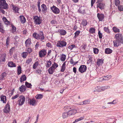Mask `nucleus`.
I'll return each mask as SVG.
<instances>
[{
    "label": "nucleus",
    "mask_w": 123,
    "mask_h": 123,
    "mask_svg": "<svg viewBox=\"0 0 123 123\" xmlns=\"http://www.w3.org/2000/svg\"><path fill=\"white\" fill-rule=\"evenodd\" d=\"M2 20L5 24L7 25H9L10 24V23L7 20L6 18L3 17L2 18Z\"/></svg>",
    "instance_id": "nucleus-17"
},
{
    "label": "nucleus",
    "mask_w": 123,
    "mask_h": 123,
    "mask_svg": "<svg viewBox=\"0 0 123 123\" xmlns=\"http://www.w3.org/2000/svg\"><path fill=\"white\" fill-rule=\"evenodd\" d=\"M17 74L18 75H19L22 72L21 67L19 66L17 68Z\"/></svg>",
    "instance_id": "nucleus-35"
},
{
    "label": "nucleus",
    "mask_w": 123,
    "mask_h": 123,
    "mask_svg": "<svg viewBox=\"0 0 123 123\" xmlns=\"http://www.w3.org/2000/svg\"><path fill=\"white\" fill-rule=\"evenodd\" d=\"M83 105H86L87 104H88L90 103V101L89 100H85L83 101Z\"/></svg>",
    "instance_id": "nucleus-54"
},
{
    "label": "nucleus",
    "mask_w": 123,
    "mask_h": 123,
    "mask_svg": "<svg viewBox=\"0 0 123 123\" xmlns=\"http://www.w3.org/2000/svg\"><path fill=\"white\" fill-rule=\"evenodd\" d=\"M26 87L25 86L22 85L20 87L19 90L20 92H23L26 91Z\"/></svg>",
    "instance_id": "nucleus-19"
},
{
    "label": "nucleus",
    "mask_w": 123,
    "mask_h": 123,
    "mask_svg": "<svg viewBox=\"0 0 123 123\" xmlns=\"http://www.w3.org/2000/svg\"><path fill=\"white\" fill-rule=\"evenodd\" d=\"M58 67V65L55 62H54V64L52 65L51 67L52 68L55 70Z\"/></svg>",
    "instance_id": "nucleus-40"
},
{
    "label": "nucleus",
    "mask_w": 123,
    "mask_h": 123,
    "mask_svg": "<svg viewBox=\"0 0 123 123\" xmlns=\"http://www.w3.org/2000/svg\"><path fill=\"white\" fill-rule=\"evenodd\" d=\"M21 55L23 58H25L28 55V53L27 52H23L21 54Z\"/></svg>",
    "instance_id": "nucleus-33"
},
{
    "label": "nucleus",
    "mask_w": 123,
    "mask_h": 123,
    "mask_svg": "<svg viewBox=\"0 0 123 123\" xmlns=\"http://www.w3.org/2000/svg\"><path fill=\"white\" fill-rule=\"evenodd\" d=\"M55 70L54 69L51 67L49 68L48 70V72L50 74H52L54 71Z\"/></svg>",
    "instance_id": "nucleus-30"
},
{
    "label": "nucleus",
    "mask_w": 123,
    "mask_h": 123,
    "mask_svg": "<svg viewBox=\"0 0 123 123\" xmlns=\"http://www.w3.org/2000/svg\"><path fill=\"white\" fill-rule=\"evenodd\" d=\"M46 53V50L42 49L40 50L39 53V56L41 58L44 57L45 56Z\"/></svg>",
    "instance_id": "nucleus-8"
},
{
    "label": "nucleus",
    "mask_w": 123,
    "mask_h": 123,
    "mask_svg": "<svg viewBox=\"0 0 123 123\" xmlns=\"http://www.w3.org/2000/svg\"><path fill=\"white\" fill-rule=\"evenodd\" d=\"M97 16L99 21H102L104 18V15L102 14H100L98 13L97 14Z\"/></svg>",
    "instance_id": "nucleus-14"
},
{
    "label": "nucleus",
    "mask_w": 123,
    "mask_h": 123,
    "mask_svg": "<svg viewBox=\"0 0 123 123\" xmlns=\"http://www.w3.org/2000/svg\"><path fill=\"white\" fill-rule=\"evenodd\" d=\"M68 112H64L62 114V117L64 119L65 118L68 117Z\"/></svg>",
    "instance_id": "nucleus-36"
},
{
    "label": "nucleus",
    "mask_w": 123,
    "mask_h": 123,
    "mask_svg": "<svg viewBox=\"0 0 123 123\" xmlns=\"http://www.w3.org/2000/svg\"><path fill=\"white\" fill-rule=\"evenodd\" d=\"M112 50L109 48L106 49L105 50V53L107 54H109L111 53Z\"/></svg>",
    "instance_id": "nucleus-32"
},
{
    "label": "nucleus",
    "mask_w": 123,
    "mask_h": 123,
    "mask_svg": "<svg viewBox=\"0 0 123 123\" xmlns=\"http://www.w3.org/2000/svg\"><path fill=\"white\" fill-rule=\"evenodd\" d=\"M5 73H4L1 74L0 76V80H2L3 79L4 77L5 76Z\"/></svg>",
    "instance_id": "nucleus-56"
},
{
    "label": "nucleus",
    "mask_w": 123,
    "mask_h": 123,
    "mask_svg": "<svg viewBox=\"0 0 123 123\" xmlns=\"http://www.w3.org/2000/svg\"><path fill=\"white\" fill-rule=\"evenodd\" d=\"M67 45L66 42L63 40H60L57 42L56 46L57 47L62 48L65 47Z\"/></svg>",
    "instance_id": "nucleus-1"
},
{
    "label": "nucleus",
    "mask_w": 123,
    "mask_h": 123,
    "mask_svg": "<svg viewBox=\"0 0 123 123\" xmlns=\"http://www.w3.org/2000/svg\"><path fill=\"white\" fill-rule=\"evenodd\" d=\"M78 11L82 14H84V13L85 10L84 9H83L82 8H81L78 10Z\"/></svg>",
    "instance_id": "nucleus-55"
},
{
    "label": "nucleus",
    "mask_w": 123,
    "mask_h": 123,
    "mask_svg": "<svg viewBox=\"0 0 123 123\" xmlns=\"http://www.w3.org/2000/svg\"><path fill=\"white\" fill-rule=\"evenodd\" d=\"M6 57V55L5 54H3L1 56L0 61L2 62H5V58Z\"/></svg>",
    "instance_id": "nucleus-23"
},
{
    "label": "nucleus",
    "mask_w": 123,
    "mask_h": 123,
    "mask_svg": "<svg viewBox=\"0 0 123 123\" xmlns=\"http://www.w3.org/2000/svg\"><path fill=\"white\" fill-rule=\"evenodd\" d=\"M89 31L90 33L93 34L95 32V29L94 28L92 27L90 29Z\"/></svg>",
    "instance_id": "nucleus-46"
},
{
    "label": "nucleus",
    "mask_w": 123,
    "mask_h": 123,
    "mask_svg": "<svg viewBox=\"0 0 123 123\" xmlns=\"http://www.w3.org/2000/svg\"><path fill=\"white\" fill-rule=\"evenodd\" d=\"M41 7L42 8V10L44 11H46L47 10V7L46 5L44 4H43L41 5Z\"/></svg>",
    "instance_id": "nucleus-43"
},
{
    "label": "nucleus",
    "mask_w": 123,
    "mask_h": 123,
    "mask_svg": "<svg viewBox=\"0 0 123 123\" xmlns=\"http://www.w3.org/2000/svg\"><path fill=\"white\" fill-rule=\"evenodd\" d=\"M98 49L97 48H94L93 51L94 53L95 54H97L98 53Z\"/></svg>",
    "instance_id": "nucleus-60"
},
{
    "label": "nucleus",
    "mask_w": 123,
    "mask_h": 123,
    "mask_svg": "<svg viewBox=\"0 0 123 123\" xmlns=\"http://www.w3.org/2000/svg\"><path fill=\"white\" fill-rule=\"evenodd\" d=\"M80 33V31H76L75 33L74 37H77V36H78V35Z\"/></svg>",
    "instance_id": "nucleus-57"
},
{
    "label": "nucleus",
    "mask_w": 123,
    "mask_h": 123,
    "mask_svg": "<svg viewBox=\"0 0 123 123\" xmlns=\"http://www.w3.org/2000/svg\"><path fill=\"white\" fill-rule=\"evenodd\" d=\"M116 101L115 100H114L112 102H108L107 104H114L117 103L116 102H115Z\"/></svg>",
    "instance_id": "nucleus-63"
},
{
    "label": "nucleus",
    "mask_w": 123,
    "mask_h": 123,
    "mask_svg": "<svg viewBox=\"0 0 123 123\" xmlns=\"http://www.w3.org/2000/svg\"><path fill=\"white\" fill-rule=\"evenodd\" d=\"M19 20L21 23H25L26 19L23 16H20L19 17Z\"/></svg>",
    "instance_id": "nucleus-16"
},
{
    "label": "nucleus",
    "mask_w": 123,
    "mask_h": 123,
    "mask_svg": "<svg viewBox=\"0 0 123 123\" xmlns=\"http://www.w3.org/2000/svg\"><path fill=\"white\" fill-rule=\"evenodd\" d=\"M38 34H37V33H35L33 34L32 36L33 37L35 38L36 39H37V35Z\"/></svg>",
    "instance_id": "nucleus-61"
},
{
    "label": "nucleus",
    "mask_w": 123,
    "mask_h": 123,
    "mask_svg": "<svg viewBox=\"0 0 123 123\" xmlns=\"http://www.w3.org/2000/svg\"><path fill=\"white\" fill-rule=\"evenodd\" d=\"M81 24L83 26H86L87 24V22L86 20H82Z\"/></svg>",
    "instance_id": "nucleus-41"
},
{
    "label": "nucleus",
    "mask_w": 123,
    "mask_h": 123,
    "mask_svg": "<svg viewBox=\"0 0 123 123\" xmlns=\"http://www.w3.org/2000/svg\"><path fill=\"white\" fill-rule=\"evenodd\" d=\"M46 45L48 47L50 48H53V46L50 43L48 42L47 43Z\"/></svg>",
    "instance_id": "nucleus-48"
},
{
    "label": "nucleus",
    "mask_w": 123,
    "mask_h": 123,
    "mask_svg": "<svg viewBox=\"0 0 123 123\" xmlns=\"http://www.w3.org/2000/svg\"><path fill=\"white\" fill-rule=\"evenodd\" d=\"M104 61V60L102 59H98L97 62V65L99 66L101 65L103 63Z\"/></svg>",
    "instance_id": "nucleus-21"
},
{
    "label": "nucleus",
    "mask_w": 123,
    "mask_h": 123,
    "mask_svg": "<svg viewBox=\"0 0 123 123\" xmlns=\"http://www.w3.org/2000/svg\"><path fill=\"white\" fill-rule=\"evenodd\" d=\"M51 62L49 60L48 61H47L46 67L47 68L51 66Z\"/></svg>",
    "instance_id": "nucleus-45"
},
{
    "label": "nucleus",
    "mask_w": 123,
    "mask_h": 123,
    "mask_svg": "<svg viewBox=\"0 0 123 123\" xmlns=\"http://www.w3.org/2000/svg\"><path fill=\"white\" fill-rule=\"evenodd\" d=\"M50 9L52 12L55 14H59L60 12V10L54 5H53L51 7Z\"/></svg>",
    "instance_id": "nucleus-5"
},
{
    "label": "nucleus",
    "mask_w": 123,
    "mask_h": 123,
    "mask_svg": "<svg viewBox=\"0 0 123 123\" xmlns=\"http://www.w3.org/2000/svg\"><path fill=\"white\" fill-rule=\"evenodd\" d=\"M111 77V75H107L106 76H105L102 79V78H100L101 80L103 79L105 80H107L110 79Z\"/></svg>",
    "instance_id": "nucleus-20"
},
{
    "label": "nucleus",
    "mask_w": 123,
    "mask_h": 123,
    "mask_svg": "<svg viewBox=\"0 0 123 123\" xmlns=\"http://www.w3.org/2000/svg\"><path fill=\"white\" fill-rule=\"evenodd\" d=\"M68 48L69 49H70V50H72L74 49H77L76 46H75V45L74 44H72L71 45L69 46Z\"/></svg>",
    "instance_id": "nucleus-26"
},
{
    "label": "nucleus",
    "mask_w": 123,
    "mask_h": 123,
    "mask_svg": "<svg viewBox=\"0 0 123 123\" xmlns=\"http://www.w3.org/2000/svg\"><path fill=\"white\" fill-rule=\"evenodd\" d=\"M25 46L26 47H30L31 43V39L30 38H28L26 40L25 42Z\"/></svg>",
    "instance_id": "nucleus-15"
},
{
    "label": "nucleus",
    "mask_w": 123,
    "mask_h": 123,
    "mask_svg": "<svg viewBox=\"0 0 123 123\" xmlns=\"http://www.w3.org/2000/svg\"><path fill=\"white\" fill-rule=\"evenodd\" d=\"M26 51L28 52V53L30 54V53L32 51V49L30 48H28L26 49Z\"/></svg>",
    "instance_id": "nucleus-58"
},
{
    "label": "nucleus",
    "mask_w": 123,
    "mask_h": 123,
    "mask_svg": "<svg viewBox=\"0 0 123 123\" xmlns=\"http://www.w3.org/2000/svg\"><path fill=\"white\" fill-rule=\"evenodd\" d=\"M15 49V47H14L12 48L10 50V55H12L13 52L14 51Z\"/></svg>",
    "instance_id": "nucleus-39"
},
{
    "label": "nucleus",
    "mask_w": 123,
    "mask_h": 123,
    "mask_svg": "<svg viewBox=\"0 0 123 123\" xmlns=\"http://www.w3.org/2000/svg\"><path fill=\"white\" fill-rule=\"evenodd\" d=\"M120 2L119 0H115V5L116 6H118L120 4Z\"/></svg>",
    "instance_id": "nucleus-49"
},
{
    "label": "nucleus",
    "mask_w": 123,
    "mask_h": 123,
    "mask_svg": "<svg viewBox=\"0 0 123 123\" xmlns=\"http://www.w3.org/2000/svg\"><path fill=\"white\" fill-rule=\"evenodd\" d=\"M12 32L13 33L16 31V28L14 25H12Z\"/></svg>",
    "instance_id": "nucleus-44"
},
{
    "label": "nucleus",
    "mask_w": 123,
    "mask_h": 123,
    "mask_svg": "<svg viewBox=\"0 0 123 123\" xmlns=\"http://www.w3.org/2000/svg\"><path fill=\"white\" fill-rule=\"evenodd\" d=\"M113 30L115 33H119L120 32V30L116 27H114L113 28Z\"/></svg>",
    "instance_id": "nucleus-34"
},
{
    "label": "nucleus",
    "mask_w": 123,
    "mask_h": 123,
    "mask_svg": "<svg viewBox=\"0 0 123 123\" xmlns=\"http://www.w3.org/2000/svg\"><path fill=\"white\" fill-rule=\"evenodd\" d=\"M25 85L26 87L28 88L31 87L32 85L31 83H29L27 82L26 81L25 82Z\"/></svg>",
    "instance_id": "nucleus-52"
},
{
    "label": "nucleus",
    "mask_w": 123,
    "mask_h": 123,
    "mask_svg": "<svg viewBox=\"0 0 123 123\" xmlns=\"http://www.w3.org/2000/svg\"><path fill=\"white\" fill-rule=\"evenodd\" d=\"M95 90L94 91V92H95V91L98 92H101V87L98 86L95 88Z\"/></svg>",
    "instance_id": "nucleus-47"
},
{
    "label": "nucleus",
    "mask_w": 123,
    "mask_h": 123,
    "mask_svg": "<svg viewBox=\"0 0 123 123\" xmlns=\"http://www.w3.org/2000/svg\"><path fill=\"white\" fill-rule=\"evenodd\" d=\"M1 100L2 101L3 103H6V97L5 96H2L0 97Z\"/></svg>",
    "instance_id": "nucleus-28"
},
{
    "label": "nucleus",
    "mask_w": 123,
    "mask_h": 123,
    "mask_svg": "<svg viewBox=\"0 0 123 123\" xmlns=\"http://www.w3.org/2000/svg\"><path fill=\"white\" fill-rule=\"evenodd\" d=\"M37 39H40L41 41H42L44 39L45 37L42 32H40L39 34H38Z\"/></svg>",
    "instance_id": "nucleus-11"
},
{
    "label": "nucleus",
    "mask_w": 123,
    "mask_h": 123,
    "mask_svg": "<svg viewBox=\"0 0 123 123\" xmlns=\"http://www.w3.org/2000/svg\"><path fill=\"white\" fill-rule=\"evenodd\" d=\"M10 110V105L8 103H7L5 108L4 109V112L6 113H8L9 112Z\"/></svg>",
    "instance_id": "nucleus-12"
},
{
    "label": "nucleus",
    "mask_w": 123,
    "mask_h": 123,
    "mask_svg": "<svg viewBox=\"0 0 123 123\" xmlns=\"http://www.w3.org/2000/svg\"><path fill=\"white\" fill-rule=\"evenodd\" d=\"M38 62H36L33 64V68L34 69H36L37 67Z\"/></svg>",
    "instance_id": "nucleus-53"
},
{
    "label": "nucleus",
    "mask_w": 123,
    "mask_h": 123,
    "mask_svg": "<svg viewBox=\"0 0 123 123\" xmlns=\"http://www.w3.org/2000/svg\"><path fill=\"white\" fill-rule=\"evenodd\" d=\"M104 5L102 3H98L97 4V7H99L101 9L104 8Z\"/></svg>",
    "instance_id": "nucleus-22"
},
{
    "label": "nucleus",
    "mask_w": 123,
    "mask_h": 123,
    "mask_svg": "<svg viewBox=\"0 0 123 123\" xmlns=\"http://www.w3.org/2000/svg\"><path fill=\"white\" fill-rule=\"evenodd\" d=\"M114 45L115 47H118L120 45L121 43L123 44V41H121L119 40L115 39L113 41Z\"/></svg>",
    "instance_id": "nucleus-9"
},
{
    "label": "nucleus",
    "mask_w": 123,
    "mask_h": 123,
    "mask_svg": "<svg viewBox=\"0 0 123 123\" xmlns=\"http://www.w3.org/2000/svg\"><path fill=\"white\" fill-rule=\"evenodd\" d=\"M110 87L109 86H106L103 87H101V91H104L106 89L109 88Z\"/></svg>",
    "instance_id": "nucleus-37"
},
{
    "label": "nucleus",
    "mask_w": 123,
    "mask_h": 123,
    "mask_svg": "<svg viewBox=\"0 0 123 123\" xmlns=\"http://www.w3.org/2000/svg\"><path fill=\"white\" fill-rule=\"evenodd\" d=\"M84 118V116H83L82 117H80V118L76 119L75 120V122H77L78 121L81 120Z\"/></svg>",
    "instance_id": "nucleus-50"
},
{
    "label": "nucleus",
    "mask_w": 123,
    "mask_h": 123,
    "mask_svg": "<svg viewBox=\"0 0 123 123\" xmlns=\"http://www.w3.org/2000/svg\"><path fill=\"white\" fill-rule=\"evenodd\" d=\"M8 64V66L10 67H15L16 66L15 64L12 62H9Z\"/></svg>",
    "instance_id": "nucleus-25"
},
{
    "label": "nucleus",
    "mask_w": 123,
    "mask_h": 123,
    "mask_svg": "<svg viewBox=\"0 0 123 123\" xmlns=\"http://www.w3.org/2000/svg\"><path fill=\"white\" fill-rule=\"evenodd\" d=\"M66 59V55H65L63 54L61 56V59L62 61H64Z\"/></svg>",
    "instance_id": "nucleus-38"
},
{
    "label": "nucleus",
    "mask_w": 123,
    "mask_h": 123,
    "mask_svg": "<svg viewBox=\"0 0 123 123\" xmlns=\"http://www.w3.org/2000/svg\"><path fill=\"white\" fill-rule=\"evenodd\" d=\"M8 7V4L6 3L5 0H0V8L6 9Z\"/></svg>",
    "instance_id": "nucleus-3"
},
{
    "label": "nucleus",
    "mask_w": 123,
    "mask_h": 123,
    "mask_svg": "<svg viewBox=\"0 0 123 123\" xmlns=\"http://www.w3.org/2000/svg\"><path fill=\"white\" fill-rule=\"evenodd\" d=\"M43 97V95L41 94H37L35 96L36 98L37 99H40Z\"/></svg>",
    "instance_id": "nucleus-42"
},
{
    "label": "nucleus",
    "mask_w": 123,
    "mask_h": 123,
    "mask_svg": "<svg viewBox=\"0 0 123 123\" xmlns=\"http://www.w3.org/2000/svg\"><path fill=\"white\" fill-rule=\"evenodd\" d=\"M34 23L36 25H39L41 23L42 19L40 17L35 16L34 17Z\"/></svg>",
    "instance_id": "nucleus-2"
},
{
    "label": "nucleus",
    "mask_w": 123,
    "mask_h": 123,
    "mask_svg": "<svg viewBox=\"0 0 123 123\" xmlns=\"http://www.w3.org/2000/svg\"><path fill=\"white\" fill-rule=\"evenodd\" d=\"M26 78L25 75L24 74L20 78V82H22L23 81L25 80H26Z\"/></svg>",
    "instance_id": "nucleus-24"
},
{
    "label": "nucleus",
    "mask_w": 123,
    "mask_h": 123,
    "mask_svg": "<svg viewBox=\"0 0 123 123\" xmlns=\"http://www.w3.org/2000/svg\"><path fill=\"white\" fill-rule=\"evenodd\" d=\"M99 37L100 38H102V33L100 32V31H99L98 32Z\"/></svg>",
    "instance_id": "nucleus-62"
},
{
    "label": "nucleus",
    "mask_w": 123,
    "mask_h": 123,
    "mask_svg": "<svg viewBox=\"0 0 123 123\" xmlns=\"http://www.w3.org/2000/svg\"><path fill=\"white\" fill-rule=\"evenodd\" d=\"M19 99L17 103L19 105H21L24 103L25 100V97L23 95H21L19 97Z\"/></svg>",
    "instance_id": "nucleus-4"
},
{
    "label": "nucleus",
    "mask_w": 123,
    "mask_h": 123,
    "mask_svg": "<svg viewBox=\"0 0 123 123\" xmlns=\"http://www.w3.org/2000/svg\"><path fill=\"white\" fill-rule=\"evenodd\" d=\"M32 61V59L31 58L28 59L26 61V63L27 64H29Z\"/></svg>",
    "instance_id": "nucleus-51"
},
{
    "label": "nucleus",
    "mask_w": 123,
    "mask_h": 123,
    "mask_svg": "<svg viewBox=\"0 0 123 123\" xmlns=\"http://www.w3.org/2000/svg\"><path fill=\"white\" fill-rule=\"evenodd\" d=\"M66 62H64L63 63V64L62 66V67L61 69V71L62 72H63L65 68H66Z\"/></svg>",
    "instance_id": "nucleus-27"
},
{
    "label": "nucleus",
    "mask_w": 123,
    "mask_h": 123,
    "mask_svg": "<svg viewBox=\"0 0 123 123\" xmlns=\"http://www.w3.org/2000/svg\"><path fill=\"white\" fill-rule=\"evenodd\" d=\"M35 72H37L38 74H41V71L39 69H37L36 70H35Z\"/></svg>",
    "instance_id": "nucleus-64"
},
{
    "label": "nucleus",
    "mask_w": 123,
    "mask_h": 123,
    "mask_svg": "<svg viewBox=\"0 0 123 123\" xmlns=\"http://www.w3.org/2000/svg\"><path fill=\"white\" fill-rule=\"evenodd\" d=\"M70 106H65L63 108V109L66 111H69L70 109H72Z\"/></svg>",
    "instance_id": "nucleus-29"
},
{
    "label": "nucleus",
    "mask_w": 123,
    "mask_h": 123,
    "mask_svg": "<svg viewBox=\"0 0 123 123\" xmlns=\"http://www.w3.org/2000/svg\"><path fill=\"white\" fill-rule=\"evenodd\" d=\"M29 102L30 104L32 106H34L37 105V102L34 99H30Z\"/></svg>",
    "instance_id": "nucleus-13"
},
{
    "label": "nucleus",
    "mask_w": 123,
    "mask_h": 123,
    "mask_svg": "<svg viewBox=\"0 0 123 123\" xmlns=\"http://www.w3.org/2000/svg\"><path fill=\"white\" fill-rule=\"evenodd\" d=\"M81 111H78L74 109L73 110H69L68 112V115H74L76 113H79L81 112Z\"/></svg>",
    "instance_id": "nucleus-10"
},
{
    "label": "nucleus",
    "mask_w": 123,
    "mask_h": 123,
    "mask_svg": "<svg viewBox=\"0 0 123 123\" xmlns=\"http://www.w3.org/2000/svg\"><path fill=\"white\" fill-rule=\"evenodd\" d=\"M119 10L120 11H123V7L122 6L120 5L118 6Z\"/></svg>",
    "instance_id": "nucleus-59"
},
{
    "label": "nucleus",
    "mask_w": 123,
    "mask_h": 123,
    "mask_svg": "<svg viewBox=\"0 0 123 123\" xmlns=\"http://www.w3.org/2000/svg\"><path fill=\"white\" fill-rule=\"evenodd\" d=\"M58 32L61 35H65L66 33V31L64 30H58Z\"/></svg>",
    "instance_id": "nucleus-18"
},
{
    "label": "nucleus",
    "mask_w": 123,
    "mask_h": 123,
    "mask_svg": "<svg viewBox=\"0 0 123 123\" xmlns=\"http://www.w3.org/2000/svg\"><path fill=\"white\" fill-rule=\"evenodd\" d=\"M87 67L85 65H82L80 66L79 69V71L81 73L85 72L86 70Z\"/></svg>",
    "instance_id": "nucleus-7"
},
{
    "label": "nucleus",
    "mask_w": 123,
    "mask_h": 123,
    "mask_svg": "<svg viewBox=\"0 0 123 123\" xmlns=\"http://www.w3.org/2000/svg\"><path fill=\"white\" fill-rule=\"evenodd\" d=\"M13 11L15 12H18V11L19 10V8L16 6H13Z\"/></svg>",
    "instance_id": "nucleus-31"
},
{
    "label": "nucleus",
    "mask_w": 123,
    "mask_h": 123,
    "mask_svg": "<svg viewBox=\"0 0 123 123\" xmlns=\"http://www.w3.org/2000/svg\"><path fill=\"white\" fill-rule=\"evenodd\" d=\"M114 38L117 40L123 41V37L122 35L120 33H118L115 36Z\"/></svg>",
    "instance_id": "nucleus-6"
}]
</instances>
